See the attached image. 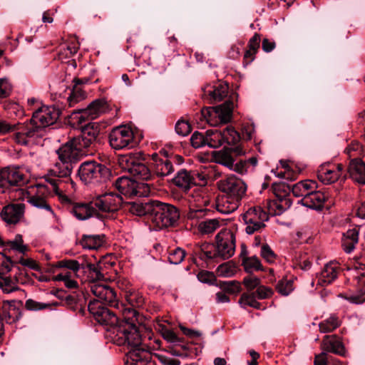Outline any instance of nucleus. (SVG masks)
<instances>
[{
	"mask_svg": "<svg viewBox=\"0 0 365 365\" xmlns=\"http://www.w3.org/2000/svg\"><path fill=\"white\" fill-rule=\"evenodd\" d=\"M76 143L73 138L57 150L58 161L45 176L46 181L51 185L48 189L66 201L68 199L63 194V184L71 180L70 176L75 165L85 155L84 148Z\"/></svg>",
	"mask_w": 365,
	"mask_h": 365,
	"instance_id": "f257e3e1",
	"label": "nucleus"
},
{
	"mask_svg": "<svg viewBox=\"0 0 365 365\" xmlns=\"http://www.w3.org/2000/svg\"><path fill=\"white\" fill-rule=\"evenodd\" d=\"M60 113V110L55 106H41L34 112L29 123L21 125L15 134L16 141L26 145L31 140L43 138L46 128L56 123Z\"/></svg>",
	"mask_w": 365,
	"mask_h": 365,
	"instance_id": "f03ea898",
	"label": "nucleus"
},
{
	"mask_svg": "<svg viewBox=\"0 0 365 365\" xmlns=\"http://www.w3.org/2000/svg\"><path fill=\"white\" fill-rule=\"evenodd\" d=\"M119 313H121L123 320L119 321L118 327H115L110 333V340L116 345L123 344L126 340L131 343H139L140 331L137 324L140 323V316L132 307H126L123 303H119V307H115Z\"/></svg>",
	"mask_w": 365,
	"mask_h": 365,
	"instance_id": "7ed1b4c3",
	"label": "nucleus"
},
{
	"mask_svg": "<svg viewBox=\"0 0 365 365\" xmlns=\"http://www.w3.org/2000/svg\"><path fill=\"white\" fill-rule=\"evenodd\" d=\"M28 182L24 168L19 165H8L0 169V188L2 192H9L11 190L24 193L22 189H18L24 186Z\"/></svg>",
	"mask_w": 365,
	"mask_h": 365,
	"instance_id": "20e7f679",
	"label": "nucleus"
},
{
	"mask_svg": "<svg viewBox=\"0 0 365 365\" xmlns=\"http://www.w3.org/2000/svg\"><path fill=\"white\" fill-rule=\"evenodd\" d=\"M78 175L85 184L106 182L110 176V170L105 165L96 161H85L79 167Z\"/></svg>",
	"mask_w": 365,
	"mask_h": 365,
	"instance_id": "39448f33",
	"label": "nucleus"
},
{
	"mask_svg": "<svg viewBox=\"0 0 365 365\" xmlns=\"http://www.w3.org/2000/svg\"><path fill=\"white\" fill-rule=\"evenodd\" d=\"M180 219V211L174 205L155 200L152 221L160 228L173 227Z\"/></svg>",
	"mask_w": 365,
	"mask_h": 365,
	"instance_id": "423d86ee",
	"label": "nucleus"
},
{
	"mask_svg": "<svg viewBox=\"0 0 365 365\" xmlns=\"http://www.w3.org/2000/svg\"><path fill=\"white\" fill-rule=\"evenodd\" d=\"M120 166L134 177L143 180L152 178V170L144 163L138 153L123 155L119 158Z\"/></svg>",
	"mask_w": 365,
	"mask_h": 365,
	"instance_id": "0eeeda50",
	"label": "nucleus"
},
{
	"mask_svg": "<svg viewBox=\"0 0 365 365\" xmlns=\"http://www.w3.org/2000/svg\"><path fill=\"white\" fill-rule=\"evenodd\" d=\"M88 308L96 321L101 325L106 327L107 337L110 339V333L119 324L118 313L111 311L96 302H90Z\"/></svg>",
	"mask_w": 365,
	"mask_h": 365,
	"instance_id": "6e6552de",
	"label": "nucleus"
},
{
	"mask_svg": "<svg viewBox=\"0 0 365 365\" xmlns=\"http://www.w3.org/2000/svg\"><path fill=\"white\" fill-rule=\"evenodd\" d=\"M130 340L121 346H127L129 349L125 358L126 365H147L151 360V352L149 347L143 342L141 334H140L139 343H131Z\"/></svg>",
	"mask_w": 365,
	"mask_h": 365,
	"instance_id": "1a4fd4ad",
	"label": "nucleus"
},
{
	"mask_svg": "<svg viewBox=\"0 0 365 365\" xmlns=\"http://www.w3.org/2000/svg\"><path fill=\"white\" fill-rule=\"evenodd\" d=\"M242 219L245 225V232L253 235L261 232L265 228L269 215L261 207L257 206L249 208L242 215Z\"/></svg>",
	"mask_w": 365,
	"mask_h": 365,
	"instance_id": "9d476101",
	"label": "nucleus"
},
{
	"mask_svg": "<svg viewBox=\"0 0 365 365\" xmlns=\"http://www.w3.org/2000/svg\"><path fill=\"white\" fill-rule=\"evenodd\" d=\"M233 103L226 101L221 105L215 107H206L202 109V116L212 126L226 123L231 120Z\"/></svg>",
	"mask_w": 365,
	"mask_h": 365,
	"instance_id": "9b49d317",
	"label": "nucleus"
},
{
	"mask_svg": "<svg viewBox=\"0 0 365 365\" xmlns=\"http://www.w3.org/2000/svg\"><path fill=\"white\" fill-rule=\"evenodd\" d=\"M274 198L267 202L269 212L273 215H279L290 207L292 202L288 197L290 189L284 183H274L272 186Z\"/></svg>",
	"mask_w": 365,
	"mask_h": 365,
	"instance_id": "f8f14e48",
	"label": "nucleus"
},
{
	"mask_svg": "<svg viewBox=\"0 0 365 365\" xmlns=\"http://www.w3.org/2000/svg\"><path fill=\"white\" fill-rule=\"evenodd\" d=\"M207 134V145L217 148L224 144L235 145L240 140V133L232 126H227L222 130L217 129L208 130Z\"/></svg>",
	"mask_w": 365,
	"mask_h": 365,
	"instance_id": "ddd939ff",
	"label": "nucleus"
},
{
	"mask_svg": "<svg viewBox=\"0 0 365 365\" xmlns=\"http://www.w3.org/2000/svg\"><path fill=\"white\" fill-rule=\"evenodd\" d=\"M115 187L121 195L128 197H145L150 192L147 183L138 182L124 176L115 180Z\"/></svg>",
	"mask_w": 365,
	"mask_h": 365,
	"instance_id": "4468645a",
	"label": "nucleus"
},
{
	"mask_svg": "<svg viewBox=\"0 0 365 365\" xmlns=\"http://www.w3.org/2000/svg\"><path fill=\"white\" fill-rule=\"evenodd\" d=\"M108 138L110 145L115 150L130 148L135 145L134 133L130 127L125 125L112 129Z\"/></svg>",
	"mask_w": 365,
	"mask_h": 365,
	"instance_id": "2eb2a0df",
	"label": "nucleus"
},
{
	"mask_svg": "<svg viewBox=\"0 0 365 365\" xmlns=\"http://www.w3.org/2000/svg\"><path fill=\"white\" fill-rule=\"evenodd\" d=\"M219 190L226 195L240 201L244 197L247 191V185L240 178L231 175L217 182Z\"/></svg>",
	"mask_w": 365,
	"mask_h": 365,
	"instance_id": "dca6fc26",
	"label": "nucleus"
},
{
	"mask_svg": "<svg viewBox=\"0 0 365 365\" xmlns=\"http://www.w3.org/2000/svg\"><path fill=\"white\" fill-rule=\"evenodd\" d=\"M215 240V247L221 259H227L233 256L235 251V235L230 230H221Z\"/></svg>",
	"mask_w": 365,
	"mask_h": 365,
	"instance_id": "f3484780",
	"label": "nucleus"
},
{
	"mask_svg": "<svg viewBox=\"0 0 365 365\" xmlns=\"http://www.w3.org/2000/svg\"><path fill=\"white\" fill-rule=\"evenodd\" d=\"M89 287L91 293L96 297L92 302L112 307H119V302L113 288L101 282L91 283Z\"/></svg>",
	"mask_w": 365,
	"mask_h": 365,
	"instance_id": "a211bd4d",
	"label": "nucleus"
},
{
	"mask_svg": "<svg viewBox=\"0 0 365 365\" xmlns=\"http://www.w3.org/2000/svg\"><path fill=\"white\" fill-rule=\"evenodd\" d=\"M107 110V103L103 99H97L91 103L86 108L73 113V118L78 123H83L93 120L105 113Z\"/></svg>",
	"mask_w": 365,
	"mask_h": 365,
	"instance_id": "6ab92c4d",
	"label": "nucleus"
},
{
	"mask_svg": "<svg viewBox=\"0 0 365 365\" xmlns=\"http://www.w3.org/2000/svg\"><path fill=\"white\" fill-rule=\"evenodd\" d=\"M93 203L98 213L114 212L120 207L123 199L118 194L108 192L93 199Z\"/></svg>",
	"mask_w": 365,
	"mask_h": 365,
	"instance_id": "aec40b11",
	"label": "nucleus"
},
{
	"mask_svg": "<svg viewBox=\"0 0 365 365\" xmlns=\"http://www.w3.org/2000/svg\"><path fill=\"white\" fill-rule=\"evenodd\" d=\"M344 167L341 164L325 163L319 166L317 178L324 184H332L342 176L344 173Z\"/></svg>",
	"mask_w": 365,
	"mask_h": 365,
	"instance_id": "412c9836",
	"label": "nucleus"
},
{
	"mask_svg": "<svg viewBox=\"0 0 365 365\" xmlns=\"http://www.w3.org/2000/svg\"><path fill=\"white\" fill-rule=\"evenodd\" d=\"M98 135V127L95 123L91 124L88 123L83 128L81 135L73 138L77 142V145H80V146L86 149L91 148L95 145Z\"/></svg>",
	"mask_w": 365,
	"mask_h": 365,
	"instance_id": "4be33fe9",
	"label": "nucleus"
},
{
	"mask_svg": "<svg viewBox=\"0 0 365 365\" xmlns=\"http://www.w3.org/2000/svg\"><path fill=\"white\" fill-rule=\"evenodd\" d=\"M152 158V173L153 175L165 177L171 174L174 169L171 161L165 155L160 156L158 153H153Z\"/></svg>",
	"mask_w": 365,
	"mask_h": 365,
	"instance_id": "5701e85b",
	"label": "nucleus"
},
{
	"mask_svg": "<svg viewBox=\"0 0 365 365\" xmlns=\"http://www.w3.org/2000/svg\"><path fill=\"white\" fill-rule=\"evenodd\" d=\"M25 205L23 203L9 204L1 212V219L9 225H16L24 216Z\"/></svg>",
	"mask_w": 365,
	"mask_h": 365,
	"instance_id": "b1692460",
	"label": "nucleus"
},
{
	"mask_svg": "<svg viewBox=\"0 0 365 365\" xmlns=\"http://www.w3.org/2000/svg\"><path fill=\"white\" fill-rule=\"evenodd\" d=\"M70 212L79 220H86L93 217L98 218L101 217L94 205L93 200L87 203L73 204L70 208Z\"/></svg>",
	"mask_w": 365,
	"mask_h": 365,
	"instance_id": "393cba45",
	"label": "nucleus"
},
{
	"mask_svg": "<svg viewBox=\"0 0 365 365\" xmlns=\"http://www.w3.org/2000/svg\"><path fill=\"white\" fill-rule=\"evenodd\" d=\"M202 98L207 99L210 103L222 101L227 96L228 86L225 83L219 82L215 85H207L202 88Z\"/></svg>",
	"mask_w": 365,
	"mask_h": 365,
	"instance_id": "a878e982",
	"label": "nucleus"
},
{
	"mask_svg": "<svg viewBox=\"0 0 365 365\" xmlns=\"http://www.w3.org/2000/svg\"><path fill=\"white\" fill-rule=\"evenodd\" d=\"M326 198L327 196L324 192L311 190L307 196L298 201V203L313 210H321L324 206Z\"/></svg>",
	"mask_w": 365,
	"mask_h": 365,
	"instance_id": "bb28decb",
	"label": "nucleus"
},
{
	"mask_svg": "<svg viewBox=\"0 0 365 365\" xmlns=\"http://www.w3.org/2000/svg\"><path fill=\"white\" fill-rule=\"evenodd\" d=\"M240 202L230 196L223 195L217 197L215 207L219 212L227 215L235 211L239 207Z\"/></svg>",
	"mask_w": 365,
	"mask_h": 365,
	"instance_id": "cd10ccee",
	"label": "nucleus"
},
{
	"mask_svg": "<svg viewBox=\"0 0 365 365\" xmlns=\"http://www.w3.org/2000/svg\"><path fill=\"white\" fill-rule=\"evenodd\" d=\"M338 272L339 265L336 262H331L327 264L317 277V284L322 287L331 284L336 279Z\"/></svg>",
	"mask_w": 365,
	"mask_h": 365,
	"instance_id": "c85d7f7f",
	"label": "nucleus"
},
{
	"mask_svg": "<svg viewBox=\"0 0 365 365\" xmlns=\"http://www.w3.org/2000/svg\"><path fill=\"white\" fill-rule=\"evenodd\" d=\"M347 173L354 181L365 185V163L361 159L356 157L351 160Z\"/></svg>",
	"mask_w": 365,
	"mask_h": 365,
	"instance_id": "c756f323",
	"label": "nucleus"
},
{
	"mask_svg": "<svg viewBox=\"0 0 365 365\" xmlns=\"http://www.w3.org/2000/svg\"><path fill=\"white\" fill-rule=\"evenodd\" d=\"M322 349L324 351L331 352L338 355H344L345 353L343 343L336 335L325 336L322 340Z\"/></svg>",
	"mask_w": 365,
	"mask_h": 365,
	"instance_id": "7c9ffc66",
	"label": "nucleus"
},
{
	"mask_svg": "<svg viewBox=\"0 0 365 365\" xmlns=\"http://www.w3.org/2000/svg\"><path fill=\"white\" fill-rule=\"evenodd\" d=\"M192 198L196 203V206L199 208L197 210H191L188 213V217L191 219L199 218L205 211V210L201 208V207L206 206L209 204V197L202 190H195L192 195Z\"/></svg>",
	"mask_w": 365,
	"mask_h": 365,
	"instance_id": "2f4dec72",
	"label": "nucleus"
},
{
	"mask_svg": "<svg viewBox=\"0 0 365 365\" xmlns=\"http://www.w3.org/2000/svg\"><path fill=\"white\" fill-rule=\"evenodd\" d=\"M21 312L12 302L4 301L0 319L7 324L15 323L21 318Z\"/></svg>",
	"mask_w": 365,
	"mask_h": 365,
	"instance_id": "473e14b6",
	"label": "nucleus"
},
{
	"mask_svg": "<svg viewBox=\"0 0 365 365\" xmlns=\"http://www.w3.org/2000/svg\"><path fill=\"white\" fill-rule=\"evenodd\" d=\"M359 241V228L354 227L348 230L343 234L341 246L346 253L351 252Z\"/></svg>",
	"mask_w": 365,
	"mask_h": 365,
	"instance_id": "72a5a7b5",
	"label": "nucleus"
},
{
	"mask_svg": "<svg viewBox=\"0 0 365 365\" xmlns=\"http://www.w3.org/2000/svg\"><path fill=\"white\" fill-rule=\"evenodd\" d=\"M240 257L242 258V265L247 273L262 269L261 262L257 256L247 257L246 251L242 250Z\"/></svg>",
	"mask_w": 365,
	"mask_h": 365,
	"instance_id": "f704fd0d",
	"label": "nucleus"
},
{
	"mask_svg": "<svg viewBox=\"0 0 365 365\" xmlns=\"http://www.w3.org/2000/svg\"><path fill=\"white\" fill-rule=\"evenodd\" d=\"M191 177L190 171L181 170L178 172L173 181L177 187L187 191L193 186Z\"/></svg>",
	"mask_w": 365,
	"mask_h": 365,
	"instance_id": "c9c22d12",
	"label": "nucleus"
},
{
	"mask_svg": "<svg viewBox=\"0 0 365 365\" xmlns=\"http://www.w3.org/2000/svg\"><path fill=\"white\" fill-rule=\"evenodd\" d=\"M155 200H150L146 202H132L130 207V212L138 216L150 215L153 217V208Z\"/></svg>",
	"mask_w": 365,
	"mask_h": 365,
	"instance_id": "e433bc0d",
	"label": "nucleus"
},
{
	"mask_svg": "<svg viewBox=\"0 0 365 365\" xmlns=\"http://www.w3.org/2000/svg\"><path fill=\"white\" fill-rule=\"evenodd\" d=\"M217 248L215 245L210 243H204L200 246L198 255L202 260H215L220 259L218 255Z\"/></svg>",
	"mask_w": 365,
	"mask_h": 365,
	"instance_id": "4c0bfd02",
	"label": "nucleus"
},
{
	"mask_svg": "<svg viewBox=\"0 0 365 365\" xmlns=\"http://www.w3.org/2000/svg\"><path fill=\"white\" fill-rule=\"evenodd\" d=\"M315 182L312 180H302L294 184L292 187V192L295 197H304L311 190L315 188Z\"/></svg>",
	"mask_w": 365,
	"mask_h": 365,
	"instance_id": "58836bf2",
	"label": "nucleus"
},
{
	"mask_svg": "<svg viewBox=\"0 0 365 365\" xmlns=\"http://www.w3.org/2000/svg\"><path fill=\"white\" fill-rule=\"evenodd\" d=\"M104 235H83L81 245L85 249L97 250L101 247L103 244Z\"/></svg>",
	"mask_w": 365,
	"mask_h": 365,
	"instance_id": "ea45409f",
	"label": "nucleus"
},
{
	"mask_svg": "<svg viewBox=\"0 0 365 365\" xmlns=\"http://www.w3.org/2000/svg\"><path fill=\"white\" fill-rule=\"evenodd\" d=\"M222 225L221 221L216 218L205 220L198 225V230L202 234L209 235L214 232Z\"/></svg>",
	"mask_w": 365,
	"mask_h": 365,
	"instance_id": "a19ab883",
	"label": "nucleus"
},
{
	"mask_svg": "<svg viewBox=\"0 0 365 365\" xmlns=\"http://www.w3.org/2000/svg\"><path fill=\"white\" fill-rule=\"evenodd\" d=\"M340 324L339 319L336 315L332 314L328 319L319 323V331L322 333L333 331L340 326Z\"/></svg>",
	"mask_w": 365,
	"mask_h": 365,
	"instance_id": "79ce46f5",
	"label": "nucleus"
},
{
	"mask_svg": "<svg viewBox=\"0 0 365 365\" xmlns=\"http://www.w3.org/2000/svg\"><path fill=\"white\" fill-rule=\"evenodd\" d=\"M0 288L6 293L17 291L19 289L18 279L9 277H0Z\"/></svg>",
	"mask_w": 365,
	"mask_h": 365,
	"instance_id": "37998d69",
	"label": "nucleus"
},
{
	"mask_svg": "<svg viewBox=\"0 0 365 365\" xmlns=\"http://www.w3.org/2000/svg\"><path fill=\"white\" fill-rule=\"evenodd\" d=\"M256 298L257 297L255 292L243 293L239 299V303L243 307L249 306L259 309H261V304L256 300Z\"/></svg>",
	"mask_w": 365,
	"mask_h": 365,
	"instance_id": "c03bdc74",
	"label": "nucleus"
},
{
	"mask_svg": "<svg viewBox=\"0 0 365 365\" xmlns=\"http://www.w3.org/2000/svg\"><path fill=\"white\" fill-rule=\"evenodd\" d=\"M28 202L32 205L33 206L40 208L44 209L48 211L51 215H54L53 210L50 205L47 202L44 197H42L39 195H34L29 197Z\"/></svg>",
	"mask_w": 365,
	"mask_h": 365,
	"instance_id": "a18cd8bd",
	"label": "nucleus"
},
{
	"mask_svg": "<svg viewBox=\"0 0 365 365\" xmlns=\"http://www.w3.org/2000/svg\"><path fill=\"white\" fill-rule=\"evenodd\" d=\"M5 245L9 249L16 250L21 254H24L27 250V247L23 244V239L21 235H16L14 240H8Z\"/></svg>",
	"mask_w": 365,
	"mask_h": 365,
	"instance_id": "49530a36",
	"label": "nucleus"
},
{
	"mask_svg": "<svg viewBox=\"0 0 365 365\" xmlns=\"http://www.w3.org/2000/svg\"><path fill=\"white\" fill-rule=\"evenodd\" d=\"M125 298L129 305L133 308L141 307L144 304V298L138 292L130 291L126 294Z\"/></svg>",
	"mask_w": 365,
	"mask_h": 365,
	"instance_id": "de8ad7c7",
	"label": "nucleus"
},
{
	"mask_svg": "<svg viewBox=\"0 0 365 365\" xmlns=\"http://www.w3.org/2000/svg\"><path fill=\"white\" fill-rule=\"evenodd\" d=\"M220 287L223 292L232 294H237L241 290L240 282L235 280L221 282Z\"/></svg>",
	"mask_w": 365,
	"mask_h": 365,
	"instance_id": "09e8293b",
	"label": "nucleus"
},
{
	"mask_svg": "<svg viewBox=\"0 0 365 365\" xmlns=\"http://www.w3.org/2000/svg\"><path fill=\"white\" fill-rule=\"evenodd\" d=\"M58 304V302H55V303H52V304L42 303V302H36L31 299H29L25 302V307L28 310L38 311V310H42V309H49L52 306H56Z\"/></svg>",
	"mask_w": 365,
	"mask_h": 365,
	"instance_id": "8fccbe9b",
	"label": "nucleus"
},
{
	"mask_svg": "<svg viewBox=\"0 0 365 365\" xmlns=\"http://www.w3.org/2000/svg\"><path fill=\"white\" fill-rule=\"evenodd\" d=\"M190 173L193 186L202 187L207 183L208 175L205 171L192 170Z\"/></svg>",
	"mask_w": 365,
	"mask_h": 365,
	"instance_id": "3c124183",
	"label": "nucleus"
},
{
	"mask_svg": "<svg viewBox=\"0 0 365 365\" xmlns=\"http://www.w3.org/2000/svg\"><path fill=\"white\" fill-rule=\"evenodd\" d=\"M88 269L89 271L88 277L91 279V283L101 282L104 276L101 272V269L98 265L89 263L87 264Z\"/></svg>",
	"mask_w": 365,
	"mask_h": 365,
	"instance_id": "603ef678",
	"label": "nucleus"
},
{
	"mask_svg": "<svg viewBox=\"0 0 365 365\" xmlns=\"http://www.w3.org/2000/svg\"><path fill=\"white\" fill-rule=\"evenodd\" d=\"M56 267L65 268L73 272L76 274L81 268V264L77 260L75 259H63L57 262Z\"/></svg>",
	"mask_w": 365,
	"mask_h": 365,
	"instance_id": "864d4df0",
	"label": "nucleus"
},
{
	"mask_svg": "<svg viewBox=\"0 0 365 365\" xmlns=\"http://www.w3.org/2000/svg\"><path fill=\"white\" fill-rule=\"evenodd\" d=\"M185 257V251L180 247L171 250L168 255V261L173 264H178L182 262Z\"/></svg>",
	"mask_w": 365,
	"mask_h": 365,
	"instance_id": "5fc2aeb1",
	"label": "nucleus"
},
{
	"mask_svg": "<svg viewBox=\"0 0 365 365\" xmlns=\"http://www.w3.org/2000/svg\"><path fill=\"white\" fill-rule=\"evenodd\" d=\"M236 272V267L230 262H226L218 266L217 273L220 277H229Z\"/></svg>",
	"mask_w": 365,
	"mask_h": 365,
	"instance_id": "6e6d98bb",
	"label": "nucleus"
},
{
	"mask_svg": "<svg viewBox=\"0 0 365 365\" xmlns=\"http://www.w3.org/2000/svg\"><path fill=\"white\" fill-rule=\"evenodd\" d=\"M261 257L269 264L274 263L277 260V255L267 244H263L260 249Z\"/></svg>",
	"mask_w": 365,
	"mask_h": 365,
	"instance_id": "4d7b16f0",
	"label": "nucleus"
},
{
	"mask_svg": "<svg viewBox=\"0 0 365 365\" xmlns=\"http://www.w3.org/2000/svg\"><path fill=\"white\" fill-rule=\"evenodd\" d=\"M293 289V282L287 279L279 280L276 286L277 292L284 296L289 294Z\"/></svg>",
	"mask_w": 365,
	"mask_h": 365,
	"instance_id": "13d9d810",
	"label": "nucleus"
},
{
	"mask_svg": "<svg viewBox=\"0 0 365 365\" xmlns=\"http://www.w3.org/2000/svg\"><path fill=\"white\" fill-rule=\"evenodd\" d=\"M190 143L195 148H199L207 145V134L195 131L190 138Z\"/></svg>",
	"mask_w": 365,
	"mask_h": 365,
	"instance_id": "bf43d9fd",
	"label": "nucleus"
},
{
	"mask_svg": "<svg viewBox=\"0 0 365 365\" xmlns=\"http://www.w3.org/2000/svg\"><path fill=\"white\" fill-rule=\"evenodd\" d=\"M216 160L219 164H221L230 170L233 167L235 160L231 155L227 152L220 151L217 153Z\"/></svg>",
	"mask_w": 365,
	"mask_h": 365,
	"instance_id": "052dcab7",
	"label": "nucleus"
},
{
	"mask_svg": "<svg viewBox=\"0 0 365 365\" xmlns=\"http://www.w3.org/2000/svg\"><path fill=\"white\" fill-rule=\"evenodd\" d=\"M176 133L182 136H186L191 131V126L187 121L180 120L175 124Z\"/></svg>",
	"mask_w": 365,
	"mask_h": 365,
	"instance_id": "680f3d73",
	"label": "nucleus"
},
{
	"mask_svg": "<svg viewBox=\"0 0 365 365\" xmlns=\"http://www.w3.org/2000/svg\"><path fill=\"white\" fill-rule=\"evenodd\" d=\"M85 96V93L81 90V88L76 86L68 98L70 106H72L74 103L83 99Z\"/></svg>",
	"mask_w": 365,
	"mask_h": 365,
	"instance_id": "e2e57ef3",
	"label": "nucleus"
},
{
	"mask_svg": "<svg viewBox=\"0 0 365 365\" xmlns=\"http://www.w3.org/2000/svg\"><path fill=\"white\" fill-rule=\"evenodd\" d=\"M254 292L259 299L269 298L273 294V291L271 288L263 285H259L256 291Z\"/></svg>",
	"mask_w": 365,
	"mask_h": 365,
	"instance_id": "0e129e2a",
	"label": "nucleus"
},
{
	"mask_svg": "<svg viewBox=\"0 0 365 365\" xmlns=\"http://www.w3.org/2000/svg\"><path fill=\"white\" fill-rule=\"evenodd\" d=\"M259 283V279L252 275L245 277L243 279V284L248 290H252L255 288H257Z\"/></svg>",
	"mask_w": 365,
	"mask_h": 365,
	"instance_id": "69168bd1",
	"label": "nucleus"
},
{
	"mask_svg": "<svg viewBox=\"0 0 365 365\" xmlns=\"http://www.w3.org/2000/svg\"><path fill=\"white\" fill-rule=\"evenodd\" d=\"M197 277L198 280L202 283L212 284L215 281V274L209 271H201Z\"/></svg>",
	"mask_w": 365,
	"mask_h": 365,
	"instance_id": "338daca9",
	"label": "nucleus"
},
{
	"mask_svg": "<svg viewBox=\"0 0 365 365\" xmlns=\"http://www.w3.org/2000/svg\"><path fill=\"white\" fill-rule=\"evenodd\" d=\"M162 336L164 339L171 343H177L180 341V339L175 333L169 329L165 328L162 329Z\"/></svg>",
	"mask_w": 365,
	"mask_h": 365,
	"instance_id": "774afa93",
	"label": "nucleus"
}]
</instances>
